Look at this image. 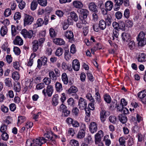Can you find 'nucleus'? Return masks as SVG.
Listing matches in <instances>:
<instances>
[{
    "instance_id": "60",
    "label": "nucleus",
    "mask_w": 146,
    "mask_h": 146,
    "mask_svg": "<svg viewBox=\"0 0 146 146\" xmlns=\"http://www.w3.org/2000/svg\"><path fill=\"white\" fill-rule=\"evenodd\" d=\"M70 143L71 145L73 146H78L79 145L78 141L74 139L71 140Z\"/></svg>"
},
{
    "instance_id": "29",
    "label": "nucleus",
    "mask_w": 146,
    "mask_h": 146,
    "mask_svg": "<svg viewBox=\"0 0 146 146\" xmlns=\"http://www.w3.org/2000/svg\"><path fill=\"white\" fill-rule=\"evenodd\" d=\"M53 134L51 132H48L47 133L44 134V136L45 138L47 139H46V141L48 140L49 141L52 140L53 138Z\"/></svg>"
},
{
    "instance_id": "32",
    "label": "nucleus",
    "mask_w": 146,
    "mask_h": 146,
    "mask_svg": "<svg viewBox=\"0 0 146 146\" xmlns=\"http://www.w3.org/2000/svg\"><path fill=\"white\" fill-rule=\"evenodd\" d=\"M78 91L77 88L75 86H72L70 87L69 89L68 90V93L71 94L72 93H75Z\"/></svg>"
},
{
    "instance_id": "23",
    "label": "nucleus",
    "mask_w": 146,
    "mask_h": 146,
    "mask_svg": "<svg viewBox=\"0 0 146 146\" xmlns=\"http://www.w3.org/2000/svg\"><path fill=\"white\" fill-rule=\"evenodd\" d=\"M121 37L123 40L124 41H127L128 40H130L131 39L130 34L126 33H123L121 35Z\"/></svg>"
},
{
    "instance_id": "7",
    "label": "nucleus",
    "mask_w": 146,
    "mask_h": 146,
    "mask_svg": "<svg viewBox=\"0 0 146 146\" xmlns=\"http://www.w3.org/2000/svg\"><path fill=\"white\" fill-rule=\"evenodd\" d=\"M47 58L45 56H43L38 60L37 67L39 68H40L42 65L45 66L47 65Z\"/></svg>"
},
{
    "instance_id": "10",
    "label": "nucleus",
    "mask_w": 146,
    "mask_h": 146,
    "mask_svg": "<svg viewBox=\"0 0 146 146\" xmlns=\"http://www.w3.org/2000/svg\"><path fill=\"white\" fill-rule=\"evenodd\" d=\"M89 129L91 133H95L98 129L97 125L96 123L92 122L90 125Z\"/></svg>"
},
{
    "instance_id": "51",
    "label": "nucleus",
    "mask_w": 146,
    "mask_h": 146,
    "mask_svg": "<svg viewBox=\"0 0 146 146\" xmlns=\"http://www.w3.org/2000/svg\"><path fill=\"white\" fill-rule=\"evenodd\" d=\"M1 110L4 113H7L8 112L9 109L8 108L3 105H1Z\"/></svg>"
},
{
    "instance_id": "20",
    "label": "nucleus",
    "mask_w": 146,
    "mask_h": 146,
    "mask_svg": "<svg viewBox=\"0 0 146 146\" xmlns=\"http://www.w3.org/2000/svg\"><path fill=\"white\" fill-rule=\"evenodd\" d=\"M62 81L63 84L67 85L68 83V79L67 75L65 72L63 73L61 75Z\"/></svg>"
},
{
    "instance_id": "35",
    "label": "nucleus",
    "mask_w": 146,
    "mask_h": 146,
    "mask_svg": "<svg viewBox=\"0 0 146 146\" xmlns=\"http://www.w3.org/2000/svg\"><path fill=\"white\" fill-rule=\"evenodd\" d=\"M21 89V86L20 83L17 82L14 86V90L16 92H19Z\"/></svg>"
},
{
    "instance_id": "38",
    "label": "nucleus",
    "mask_w": 146,
    "mask_h": 146,
    "mask_svg": "<svg viewBox=\"0 0 146 146\" xmlns=\"http://www.w3.org/2000/svg\"><path fill=\"white\" fill-rule=\"evenodd\" d=\"M137 96L140 99L144 98L146 96V90L139 92Z\"/></svg>"
},
{
    "instance_id": "5",
    "label": "nucleus",
    "mask_w": 146,
    "mask_h": 146,
    "mask_svg": "<svg viewBox=\"0 0 146 146\" xmlns=\"http://www.w3.org/2000/svg\"><path fill=\"white\" fill-rule=\"evenodd\" d=\"M70 15L68 17L67 21L69 24H72V20L75 21H78V18L77 14L74 11L71 12L70 13Z\"/></svg>"
},
{
    "instance_id": "14",
    "label": "nucleus",
    "mask_w": 146,
    "mask_h": 146,
    "mask_svg": "<svg viewBox=\"0 0 146 146\" xmlns=\"http://www.w3.org/2000/svg\"><path fill=\"white\" fill-rule=\"evenodd\" d=\"M73 5L74 7L76 9H80L83 7L84 5L80 1H74L73 2Z\"/></svg>"
},
{
    "instance_id": "46",
    "label": "nucleus",
    "mask_w": 146,
    "mask_h": 146,
    "mask_svg": "<svg viewBox=\"0 0 146 146\" xmlns=\"http://www.w3.org/2000/svg\"><path fill=\"white\" fill-rule=\"evenodd\" d=\"M104 100L108 103L110 104L111 101L110 96L107 94L104 96Z\"/></svg>"
},
{
    "instance_id": "52",
    "label": "nucleus",
    "mask_w": 146,
    "mask_h": 146,
    "mask_svg": "<svg viewBox=\"0 0 146 146\" xmlns=\"http://www.w3.org/2000/svg\"><path fill=\"white\" fill-rule=\"evenodd\" d=\"M124 16L127 19L129 18L130 16V12L128 9H126L124 11Z\"/></svg>"
},
{
    "instance_id": "47",
    "label": "nucleus",
    "mask_w": 146,
    "mask_h": 146,
    "mask_svg": "<svg viewBox=\"0 0 146 146\" xmlns=\"http://www.w3.org/2000/svg\"><path fill=\"white\" fill-rule=\"evenodd\" d=\"M35 57V55L34 54H31L30 58L29 59V61L28 62V65L29 66H32L33 63V58Z\"/></svg>"
},
{
    "instance_id": "63",
    "label": "nucleus",
    "mask_w": 146,
    "mask_h": 146,
    "mask_svg": "<svg viewBox=\"0 0 146 146\" xmlns=\"http://www.w3.org/2000/svg\"><path fill=\"white\" fill-rule=\"evenodd\" d=\"M115 17L117 19H120L122 17V14L120 11H117L115 13Z\"/></svg>"
},
{
    "instance_id": "34",
    "label": "nucleus",
    "mask_w": 146,
    "mask_h": 146,
    "mask_svg": "<svg viewBox=\"0 0 146 146\" xmlns=\"http://www.w3.org/2000/svg\"><path fill=\"white\" fill-rule=\"evenodd\" d=\"M5 83L6 86L8 87H12L13 86L11 79L9 78H7L5 80Z\"/></svg>"
},
{
    "instance_id": "8",
    "label": "nucleus",
    "mask_w": 146,
    "mask_h": 146,
    "mask_svg": "<svg viewBox=\"0 0 146 146\" xmlns=\"http://www.w3.org/2000/svg\"><path fill=\"white\" fill-rule=\"evenodd\" d=\"M87 105L86 100L82 98H80L78 101L79 108L81 110H84L86 108Z\"/></svg>"
},
{
    "instance_id": "33",
    "label": "nucleus",
    "mask_w": 146,
    "mask_h": 146,
    "mask_svg": "<svg viewBox=\"0 0 146 146\" xmlns=\"http://www.w3.org/2000/svg\"><path fill=\"white\" fill-rule=\"evenodd\" d=\"M38 3L36 1L33 0L31 3V9L32 11L35 10L37 7Z\"/></svg>"
},
{
    "instance_id": "18",
    "label": "nucleus",
    "mask_w": 146,
    "mask_h": 146,
    "mask_svg": "<svg viewBox=\"0 0 146 146\" xmlns=\"http://www.w3.org/2000/svg\"><path fill=\"white\" fill-rule=\"evenodd\" d=\"M64 36L66 38L72 40L74 38V35L71 31H67L64 33Z\"/></svg>"
},
{
    "instance_id": "45",
    "label": "nucleus",
    "mask_w": 146,
    "mask_h": 146,
    "mask_svg": "<svg viewBox=\"0 0 146 146\" xmlns=\"http://www.w3.org/2000/svg\"><path fill=\"white\" fill-rule=\"evenodd\" d=\"M12 78L15 80H18L19 78V73L17 72H13L12 74Z\"/></svg>"
},
{
    "instance_id": "58",
    "label": "nucleus",
    "mask_w": 146,
    "mask_h": 146,
    "mask_svg": "<svg viewBox=\"0 0 146 146\" xmlns=\"http://www.w3.org/2000/svg\"><path fill=\"white\" fill-rule=\"evenodd\" d=\"M26 5V3L24 1L21 2L19 3L18 6L19 8L21 10L24 9Z\"/></svg>"
},
{
    "instance_id": "15",
    "label": "nucleus",
    "mask_w": 146,
    "mask_h": 146,
    "mask_svg": "<svg viewBox=\"0 0 146 146\" xmlns=\"http://www.w3.org/2000/svg\"><path fill=\"white\" fill-rule=\"evenodd\" d=\"M88 8L89 10L95 13H98V10L97 8V6L94 3L91 2L88 5Z\"/></svg>"
},
{
    "instance_id": "50",
    "label": "nucleus",
    "mask_w": 146,
    "mask_h": 146,
    "mask_svg": "<svg viewBox=\"0 0 146 146\" xmlns=\"http://www.w3.org/2000/svg\"><path fill=\"white\" fill-rule=\"evenodd\" d=\"M119 31L117 29H115L113 30V35L112 36V40H113L114 39V37H115L116 38H118L119 36Z\"/></svg>"
},
{
    "instance_id": "24",
    "label": "nucleus",
    "mask_w": 146,
    "mask_h": 146,
    "mask_svg": "<svg viewBox=\"0 0 146 146\" xmlns=\"http://www.w3.org/2000/svg\"><path fill=\"white\" fill-rule=\"evenodd\" d=\"M32 44L33 50L34 52H36L38 48V42L37 40H34Z\"/></svg>"
},
{
    "instance_id": "28",
    "label": "nucleus",
    "mask_w": 146,
    "mask_h": 146,
    "mask_svg": "<svg viewBox=\"0 0 146 146\" xmlns=\"http://www.w3.org/2000/svg\"><path fill=\"white\" fill-rule=\"evenodd\" d=\"M8 29L6 26L2 27L0 29V33L1 35L2 36H4L7 33Z\"/></svg>"
},
{
    "instance_id": "64",
    "label": "nucleus",
    "mask_w": 146,
    "mask_h": 146,
    "mask_svg": "<svg viewBox=\"0 0 146 146\" xmlns=\"http://www.w3.org/2000/svg\"><path fill=\"white\" fill-rule=\"evenodd\" d=\"M134 143L133 139L131 137H130L128 139L127 141L128 145L132 146Z\"/></svg>"
},
{
    "instance_id": "1",
    "label": "nucleus",
    "mask_w": 146,
    "mask_h": 146,
    "mask_svg": "<svg viewBox=\"0 0 146 146\" xmlns=\"http://www.w3.org/2000/svg\"><path fill=\"white\" fill-rule=\"evenodd\" d=\"M145 34L143 31H141L137 36V39L138 42V44L139 46H143L146 44Z\"/></svg>"
},
{
    "instance_id": "31",
    "label": "nucleus",
    "mask_w": 146,
    "mask_h": 146,
    "mask_svg": "<svg viewBox=\"0 0 146 146\" xmlns=\"http://www.w3.org/2000/svg\"><path fill=\"white\" fill-rule=\"evenodd\" d=\"M114 1L115 3V6L117 9L120 8V6L123 3V0H114Z\"/></svg>"
},
{
    "instance_id": "17",
    "label": "nucleus",
    "mask_w": 146,
    "mask_h": 146,
    "mask_svg": "<svg viewBox=\"0 0 146 146\" xmlns=\"http://www.w3.org/2000/svg\"><path fill=\"white\" fill-rule=\"evenodd\" d=\"M138 62H145L146 61V55L144 53H140L137 57Z\"/></svg>"
},
{
    "instance_id": "42",
    "label": "nucleus",
    "mask_w": 146,
    "mask_h": 146,
    "mask_svg": "<svg viewBox=\"0 0 146 146\" xmlns=\"http://www.w3.org/2000/svg\"><path fill=\"white\" fill-rule=\"evenodd\" d=\"M51 80L48 77H45L43 80V82L46 85H49V84L51 83Z\"/></svg>"
},
{
    "instance_id": "21",
    "label": "nucleus",
    "mask_w": 146,
    "mask_h": 146,
    "mask_svg": "<svg viewBox=\"0 0 146 146\" xmlns=\"http://www.w3.org/2000/svg\"><path fill=\"white\" fill-rule=\"evenodd\" d=\"M101 110L100 112V118L102 122H104L106 120V111L102 107H101Z\"/></svg>"
},
{
    "instance_id": "37",
    "label": "nucleus",
    "mask_w": 146,
    "mask_h": 146,
    "mask_svg": "<svg viewBox=\"0 0 146 146\" xmlns=\"http://www.w3.org/2000/svg\"><path fill=\"white\" fill-rule=\"evenodd\" d=\"M49 76L50 79L56 80H57L56 75L53 71H50L49 72Z\"/></svg>"
},
{
    "instance_id": "16",
    "label": "nucleus",
    "mask_w": 146,
    "mask_h": 146,
    "mask_svg": "<svg viewBox=\"0 0 146 146\" xmlns=\"http://www.w3.org/2000/svg\"><path fill=\"white\" fill-rule=\"evenodd\" d=\"M113 4L112 1H108L106 2L105 4V8L108 11H110L113 8Z\"/></svg>"
},
{
    "instance_id": "40",
    "label": "nucleus",
    "mask_w": 146,
    "mask_h": 146,
    "mask_svg": "<svg viewBox=\"0 0 146 146\" xmlns=\"http://www.w3.org/2000/svg\"><path fill=\"white\" fill-rule=\"evenodd\" d=\"M26 120V119L25 117L21 116H19L18 119V125H20L24 122Z\"/></svg>"
},
{
    "instance_id": "11",
    "label": "nucleus",
    "mask_w": 146,
    "mask_h": 146,
    "mask_svg": "<svg viewBox=\"0 0 146 146\" xmlns=\"http://www.w3.org/2000/svg\"><path fill=\"white\" fill-rule=\"evenodd\" d=\"M104 21L108 26H110L113 21V19L111 15H107L104 17Z\"/></svg>"
},
{
    "instance_id": "44",
    "label": "nucleus",
    "mask_w": 146,
    "mask_h": 146,
    "mask_svg": "<svg viewBox=\"0 0 146 146\" xmlns=\"http://www.w3.org/2000/svg\"><path fill=\"white\" fill-rule=\"evenodd\" d=\"M85 131L80 130L78 134L77 137L80 139L83 138L85 136Z\"/></svg>"
},
{
    "instance_id": "48",
    "label": "nucleus",
    "mask_w": 146,
    "mask_h": 146,
    "mask_svg": "<svg viewBox=\"0 0 146 146\" xmlns=\"http://www.w3.org/2000/svg\"><path fill=\"white\" fill-rule=\"evenodd\" d=\"M33 81L30 79H28L25 82V86L31 88L33 86Z\"/></svg>"
},
{
    "instance_id": "36",
    "label": "nucleus",
    "mask_w": 146,
    "mask_h": 146,
    "mask_svg": "<svg viewBox=\"0 0 146 146\" xmlns=\"http://www.w3.org/2000/svg\"><path fill=\"white\" fill-rule=\"evenodd\" d=\"M64 58L66 60L68 61L70 60L71 57V56L70 55L69 51L68 50H65L64 53Z\"/></svg>"
},
{
    "instance_id": "49",
    "label": "nucleus",
    "mask_w": 146,
    "mask_h": 146,
    "mask_svg": "<svg viewBox=\"0 0 146 146\" xmlns=\"http://www.w3.org/2000/svg\"><path fill=\"white\" fill-rule=\"evenodd\" d=\"M7 126L5 124H3L0 127V131L3 133L6 132Z\"/></svg>"
},
{
    "instance_id": "61",
    "label": "nucleus",
    "mask_w": 146,
    "mask_h": 146,
    "mask_svg": "<svg viewBox=\"0 0 146 146\" xmlns=\"http://www.w3.org/2000/svg\"><path fill=\"white\" fill-rule=\"evenodd\" d=\"M21 18V13L19 12H17L14 15V19L15 20H19Z\"/></svg>"
},
{
    "instance_id": "4",
    "label": "nucleus",
    "mask_w": 146,
    "mask_h": 146,
    "mask_svg": "<svg viewBox=\"0 0 146 146\" xmlns=\"http://www.w3.org/2000/svg\"><path fill=\"white\" fill-rule=\"evenodd\" d=\"M46 139L43 137H39L33 140V146H41L46 142Z\"/></svg>"
},
{
    "instance_id": "25",
    "label": "nucleus",
    "mask_w": 146,
    "mask_h": 146,
    "mask_svg": "<svg viewBox=\"0 0 146 146\" xmlns=\"http://www.w3.org/2000/svg\"><path fill=\"white\" fill-rule=\"evenodd\" d=\"M118 118L120 121L123 124L125 123L127 120V117L125 115L119 114Z\"/></svg>"
},
{
    "instance_id": "2",
    "label": "nucleus",
    "mask_w": 146,
    "mask_h": 146,
    "mask_svg": "<svg viewBox=\"0 0 146 146\" xmlns=\"http://www.w3.org/2000/svg\"><path fill=\"white\" fill-rule=\"evenodd\" d=\"M34 20V17L29 14H25L24 15L23 19L24 25L26 26L31 25Z\"/></svg>"
},
{
    "instance_id": "54",
    "label": "nucleus",
    "mask_w": 146,
    "mask_h": 146,
    "mask_svg": "<svg viewBox=\"0 0 146 146\" xmlns=\"http://www.w3.org/2000/svg\"><path fill=\"white\" fill-rule=\"evenodd\" d=\"M2 139L4 141H7L9 138V135L7 132L2 133L1 135Z\"/></svg>"
},
{
    "instance_id": "62",
    "label": "nucleus",
    "mask_w": 146,
    "mask_h": 146,
    "mask_svg": "<svg viewBox=\"0 0 146 146\" xmlns=\"http://www.w3.org/2000/svg\"><path fill=\"white\" fill-rule=\"evenodd\" d=\"M67 102L68 105L70 106L74 105V100L73 98H69L67 101Z\"/></svg>"
},
{
    "instance_id": "27",
    "label": "nucleus",
    "mask_w": 146,
    "mask_h": 146,
    "mask_svg": "<svg viewBox=\"0 0 146 146\" xmlns=\"http://www.w3.org/2000/svg\"><path fill=\"white\" fill-rule=\"evenodd\" d=\"M54 42L56 44L61 45L65 43L64 40L61 38H56L54 39Z\"/></svg>"
},
{
    "instance_id": "39",
    "label": "nucleus",
    "mask_w": 146,
    "mask_h": 146,
    "mask_svg": "<svg viewBox=\"0 0 146 146\" xmlns=\"http://www.w3.org/2000/svg\"><path fill=\"white\" fill-rule=\"evenodd\" d=\"M119 141L120 146H125L126 141L124 137H120L119 139Z\"/></svg>"
},
{
    "instance_id": "43",
    "label": "nucleus",
    "mask_w": 146,
    "mask_h": 146,
    "mask_svg": "<svg viewBox=\"0 0 146 146\" xmlns=\"http://www.w3.org/2000/svg\"><path fill=\"white\" fill-rule=\"evenodd\" d=\"M109 119L110 122L113 124H115L117 121V118L114 116L111 115L109 117Z\"/></svg>"
},
{
    "instance_id": "57",
    "label": "nucleus",
    "mask_w": 146,
    "mask_h": 146,
    "mask_svg": "<svg viewBox=\"0 0 146 146\" xmlns=\"http://www.w3.org/2000/svg\"><path fill=\"white\" fill-rule=\"evenodd\" d=\"M11 32L12 36H15L17 34V30L15 26L12 25L11 27Z\"/></svg>"
},
{
    "instance_id": "9",
    "label": "nucleus",
    "mask_w": 146,
    "mask_h": 146,
    "mask_svg": "<svg viewBox=\"0 0 146 146\" xmlns=\"http://www.w3.org/2000/svg\"><path fill=\"white\" fill-rule=\"evenodd\" d=\"M103 136V133L102 130H100L98 131L95 136V143L97 144L100 142L101 140V138Z\"/></svg>"
},
{
    "instance_id": "6",
    "label": "nucleus",
    "mask_w": 146,
    "mask_h": 146,
    "mask_svg": "<svg viewBox=\"0 0 146 146\" xmlns=\"http://www.w3.org/2000/svg\"><path fill=\"white\" fill-rule=\"evenodd\" d=\"M53 91V86L50 85L47 86L46 90L45 89L43 90L42 92L44 95L46 96L47 94L49 97H50L52 94Z\"/></svg>"
},
{
    "instance_id": "13",
    "label": "nucleus",
    "mask_w": 146,
    "mask_h": 146,
    "mask_svg": "<svg viewBox=\"0 0 146 146\" xmlns=\"http://www.w3.org/2000/svg\"><path fill=\"white\" fill-rule=\"evenodd\" d=\"M72 67L76 71H78L80 68V63L79 61L77 59L74 60L72 62Z\"/></svg>"
},
{
    "instance_id": "55",
    "label": "nucleus",
    "mask_w": 146,
    "mask_h": 146,
    "mask_svg": "<svg viewBox=\"0 0 146 146\" xmlns=\"http://www.w3.org/2000/svg\"><path fill=\"white\" fill-rule=\"evenodd\" d=\"M135 46V43L133 40L131 41L128 44L129 47L131 50H132L134 48Z\"/></svg>"
},
{
    "instance_id": "53",
    "label": "nucleus",
    "mask_w": 146,
    "mask_h": 146,
    "mask_svg": "<svg viewBox=\"0 0 146 146\" xmlns=\"http://www.w3.org/2000/svg\"><path fill=\"white\" fill-rule=\"evenodd\" d=\"M38 3L41 6H45L47 4L46 0H38Z\"/></svg>"
},
{
    "instance_id": "30",
    "label": "nucleus",
    "mask_w": 146,
    "mask_h": 146,
    "mask_svg": "<svg viewBox=\"0 0 146 146\" xmlns=\"http://www.w3.org/2000/svg\"><path fill=\"white\" fill-rule=\"evenodd\" d=\"M58 94H55L53 96L52 98V104L54 106H56L58 103Z\"/></svg>"
},
{
    "instance_id": "22",
    "label": "nucleus",
    "mask_w": 146,
    "mask_h": 146,
    "mask_svg": "<svg viewBox=\"0 0 146 146\" xmlns=\"http://www.w3.org/2000/svg\"><path fill=\"white\" fill-rule=\"evenodd\" d=\"M107 25L104 21V20L103 19H101L100 20L98 23L99 27L101 30H103L106 27Z\"/></svg>"
},
{
    "instance_id": "56",
    "label": "nucleus",
    "mask_w": 146,
    "mask_h": 146,
    "mask_svg": "<svg viewBox=\"0 0 146 146\" xmlns=\"http://www.w3.org/2000/svg\"><path fill=\"white\" fill-rule=\"evenodd\" d=\"M44 24L43 19L41 18H39L38 19L36 22V24L39 27L42 26Z\"/></svg>"
},
{
    "instance_id": "59",
    "label": "nucleus",
    "mask_w": 146,
    "mask_h": 146,
    "mask_svg": "<svg viewBox=\"0 0 146 146\" xmlns=\"http://www.w3.org/2000/svg\"><path fill=\"white\" fill-rule=\"evenodd\" d=\"M5 17H8L11 14V11L10 9L8 8L6 9L4 13Z\"/></svg>"
},
{
    "instance_id": "19",
    "label": "nucleus",
    "mask_w": 146,
    "mask_h": 146,
    "mask_svg": "<svg viewBox=\"0 0 146 146\" xmlns=\"http://www.w3.org/2000/svg\"><path fill=\"white\" fill-rule=\"evenodd\" d=\"M14 44L19 45H22L23 44V40L20 37L17 36L13 41Z\"/></svg>"
},
{
    "instance_id": "26",
    "label": "nucleus",
    "mask_w": 146,
    "mask_h": 146,
    "mask_svg": "<svg viewBox=\"0 0 146 146\" xmlns=\"http://www.w3.org/2000/svg\"><path fill=\"white\" fill-rule=\"evenodd\" d=\"M55 87L56 90L58 92H60L63 90L62 84L59 82L56 83Z\"/></svg>"
},
{
    "instance_id": "41",
    "label": "nucleus",
    "mask_w": 146,
    "mask_h": 146,
    "mask_svg": "<svg viewBox=\"0 0 146 146\" xmlns=\"http://www.w3.org/2000/svg\"><path fill=\"white\" fill-rule=\"evenodd\" d=\"M63 52V49L62 48H59L56 50L55 52V54L56 56H60L62 54Z\"/></svg>"
},
{
    "instance_id": "3",
    "label": "nucleus",
    "mask_w": 146,
    "mask_h": 146,
    "mask_svg": "<svg viewBox=\"0 0 146 146\" xmlns=\"http://www.w3.org/2000/svg\"><path fill=\"white\" fill-rule=\"evenodd\" d=\"M21 33V34L25 38H31L33 37H34L35 35L33 31L32 30L28 31L25 29H22Z\"/></svg>"
},
{
    "instance_id": "12",
    "label": "nucleus",
    "mask_w": 146,
    "mask_h": 146,
    "mask_svg": "<svg viewBox=\"0 0 146 146\" xmlns=\"http://www.w3.org/2000/svg\"><path fill=\"white\" fill-rule=\"evenodd\" d=\"M77 11L83 16V18L84 19L86 18L89 13L88 11L86 9H79Z\"/></svg>"
}]
</instances>
